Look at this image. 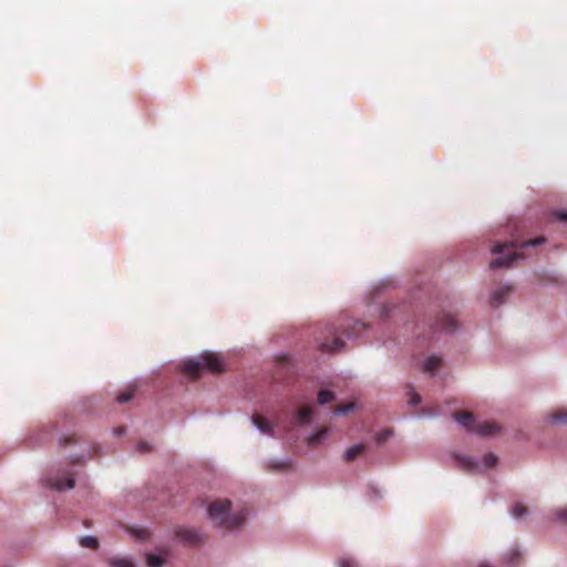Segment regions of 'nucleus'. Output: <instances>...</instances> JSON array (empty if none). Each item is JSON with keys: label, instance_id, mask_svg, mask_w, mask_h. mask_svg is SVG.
<instances>
[{"label": "nucleus", "instance_id": "11", "mask_svg": "<svg viewBox=\"0 0 567 567\" xmlns=\"http://www.w3.org/2000/svg\"><path fill=\"white\" fill-rule=\"evenodd\" d=\"M266 468L271 472H285L292 468V462L287 461H269L266 464Z\"/></svg>", "mask_w": 567, "mask_h": 567}, {"label": "nucleus", "instance_id": "36", "mask_svg": "<svg viewBox=\"0 0 567 567\" xmlns=\"http://www.w3.org/2000/svg\"><path fill=\"white\" fill-rule=\"evenodd\" d=\"M480 567H491L489 565L482 564Z\"/></svg>", "mask_w": 567, "mask_h": 567}, {"label": "nucleus", "instance_id": "19", "mask_svg": "<svg viewBox=\"0 0 567 567\" xmlns=\"http://www.w3.org/2000/svg\"><path fill=\"white\" fill-rule=\"evenodd\" d=\"M334 398H336L334 393L331 391H328V390H321L318 393V402L321 405L332 402L334 400Z\"/></svg>", "mask_w": 567, "mask_h": 567}, {"label": "nucleus", "instance_id": "14", "mask_svg": "<svg viewBox=\"0 0 567 567\" xmlns=\"http://www.w3.org/2000/svg\"><path fill=\"white\" fill-rule=\"evenodd\" d=\"M296 417L299 424H308L312 420V408L311 406H303L300 408L297 413Z\"/></svg>", "mask_w": 567, "mask_h": 567}, {"label": "nucleus", "instance_id": "21", "mask_svg": "<svg viewBox=\"0 0 567 567\" xmlns=\"http://www.w3.org/2000/svg\"><path fill=\"white\" fill-rule=\"evenodd\" d=\"M111 567H134V564L127 558H111L109 560Z\"/></svg>", "mask_w": 567, "mask_h": 567}, {"label": "nucleus", "instance_id": "23", "mask_svg": "<svg viewBox=\"0 0 567 567\" xmlns=\"http://www.w3.org/2000/svg\"><path fill=\"white\" fill-rule=\"evenodd\" d=\"M512 514L514 517L519 518L527 514V507L520 503L515 504Z\"/></svg>", "mask_w": 567, "mask_h": 567}, {"label": "nucleus", "instance_id": "1", "mask_svg": "<svg viewBox=\"0 0 567 567\" xmlns=\"http://www.w3.org/2000/svg\"><path fill=\"white\" fill-rule=\"evenodd\" d=\"M365 329V323L351 319H343L339 323L329 324L326 328L328 336L320 342L319 348L324 352H341L346 348L343 337L347 339L357 338Z\"/></svg>", "mask_w": 567, "mask_h": 567}, {"label": "nucleus", "instance_id": "24", "mask_svg": "<svg viewBox=\"0 0 567 567\" xmlns=\"http://www.w3.org/2000/svg\"><path fill=\"white\" fill-rule=\"evenodd\" d=\"M520 558V551L517 548L511 549L506 555V560L508 564H516V561Z\"/></svg>", "mask_w": 567, "mask_h": 567}, {"label": "nucleus", "instance_id": "18", "mask_svg": "<svg viewBox=\"0 0 567 567\" xmlns=\"http://www.w3.org/2000/svg\"><path fill=\"white\" fill-rule=\"evenodd\" d=\"M134 393L135 389L133 386H128L117 395L116 400L121 404L126 403L134 396Z\"/></svg>", "mask_w": 567, "mask_h": 567}, {"label": "nucleus", "instance_id": "12", "mask_svg": "<svg viewBox=\"0 0 567 567\" xmlns=\"http://www.w3.org/2000/svg\"><path fill=\"white\" fill-rule=\"evenodd\" d=\"M364 450H365V446L363 444L353 445L344 452L343 458L346 462H352L358 456L362 455Z\"/></svg>", "mask_w": 567, "mask_h": 567}, {"label": "nucleus", "instance_id": "20", "mask_svg": "<svg viewBox=\"0 0 567 567\" xmlns=\"http://www.w3.org/2000/svg\"><path fill=\"white\" fill-rule=\"evenodd\" d=\"M80 544L83 547L96 549L99 546V540L94 536H84L80 539Z\"/></svg>", "mask_w": 567, "mask_h": 567}, {"label": "nucleus", "instance_id": "35", "mask_svg": "<svg viewBox=\"0 0 567 567\" xmlns=\"http://www.w3.org/2000/svg\"><path fill=\"white\" fill-rule=\"evenodd\" d=\"M66 442H73V436L65 437Z\"/></svg>", "mask_w": 567, "mask_h": 567}, {"label": "nucleus", "instance_id": "31", "mask_svg": "<svg viewBox=\"0 0 567 567\" xmlns=\"http://www.w3.org/2000/svg\"><path fill=\"white\" fill-rule=\"evenodd\" d=\"M558 219H560V220H567V212H561V213L558 215Z\"/></svg>", "mask_w": 567, "mask_h": 567}, {"label": "nucleus", "instance_id": "29", "mask_svg": "<svg viewBox=\"0 0 567 567\" xmlns=\"http://www.w3.org/2000/svg\"><path fill=\"white\" fill-rule=\"evenodd\" d=\"M137 450L141 453H145V452L151 451V446L147 443H145V442H141V443L137 444Z\"/></svg>", "mask_w": 567, "mask_h": 567}, {"label": "nucleus", "instance_id": "3", "mask_svg": "<svg viewBox=\"0 0 567 567\" xmlns=\"http://www.w3.org/2000/svg\"><path fill=\"white\" fill-rule=\"evenodd\" d=\"M544 241V237H538L536 239L522 241L520 244H518L517 241L496 244L492 248V252L501 256L493 259L489 264V267L493 269L509 267L513 265L514 260L523 258L522 252L517 250L518 248L523 249L530 246L540 245Z\"/></svg>", "mask_w": 567, "mask_h": 567}, {"label": "nucleus", "instance_id": "10", "mask_svg": "<svg viewBox=\"0 0 567 567\" xmlns=\"http://www.w3.org/2000/svg\"><path fill=\"white\" fill-rule=\"evenodd\" d=\"M254 425L260 430V432L271 435L272 434V426L271 424L260 414H254L252 417Z\"/></svg>", "mask_w": 567, "mask_h": 567}, {"label": "nucleus", "instance_id": "26", "mask_svg": "<svg viewBox=\"0 0 567 567\" xmlns=\"http://www.w3.org/2000/svg\"><path fill=\"white\" fill-rule=\"evenodd\" d=\"M566 417H567V413H565L563 411H558V412L550 414V420L553 423L563 422L566 420Z\"/></svg>", "mask_w": 567, "mask_h": 567}, {"label": "nucleus", "instance_id": "33", "mask_svg": "<svg viewBox=\"0 0 567 567\" xmlns=\"http://www.w3.org/2000/svg\"><path fill=\"white\" fill-rule=\"evenodd\" d=\"M115 432H116V434H118V435H120V434H122L123 429H122V427H118V429H116V431H115Z\"/></svg>", "mask_w": 567, "mask_h": 567}, {"label": "nucleus", "instance_id": "13", "mask_svg": "<svg viewBox=\"0 0 567 567\" xmlns=\"http://www.w3.org/2000/svg\"><path fill=\"white\" fill-rule=\"evenodd\" d=\"M169 555V550H164V556L148 554L146 556V561L148 567H163L165 564L166 557Z\"/></svg>", "mask_w": 567, "mask_h": 567}, {"label": "nucleus", "instance_id": "32", "mask_svg": "<svg viewBox=\"0 0 567 567\" xmlns=\"http://www.w3.org/2000/svg\"><path fill=\"white\" fill-rule=\"evenodd\" d=\"M565 514H566V509H565V508L560 509V511L558 512V514H557V515H558V518H559V519H563V518H564V516H565Z\"/></svg>", "mask_w": 567, "mask_h": 567}, {"label": "nucleus", "instance_id": "4", "mask_svg": "<svg viewBox=\"0 0 567 567\" xmlns=\"http://www.w3.org/2000/svg\"><path fill=\"white\" fill-rule=\"evenodd\" d=\"M204 369L213 373L221 372L224 370L221 358L216 353L206 352L199 359H188L182 364V372L194 379L198 378Z\"/></svg>", "mask_w": 567, "mask_h": 567}, {"label": "nucleus", "instance_id": "15", "mask_svg": "<svg viewBox=\"0 0 567 567\" xmlns=\"http://www.w3.org/2000/svg\"><path fill=\"white\" fill-rule=\"evenodd\" d=\"M458 465L468 472H475L478 468L477 463L470 456H456Z\"/></svg>", "mask_w": 567, "mask_h": 567}, {"label": "nucleus", "instance_id": "22", "mask_svg": "<svg viewBox=\"0 0 567 567\" xmlns=\"http://www.w3.org/2000/svg\"><path fill=\"white\" fill-rule=\"evenodd\" d=\"M354 409V403L339 404L334 408L336 415L347 414Z\"/></svg>", "mask_w": 567, "mask_h": 567}, {"label": "nucleus", "instance_id": "34", "mask_svg": "<svg viewBox=\"0 0 567 567\" xmlns=\"http://www.w3.org/2000/svg\"><path fill=\"white\" fill-rule=\"evenodd\" d=\"M140 536H141V537H146V536H147L146 530H142Z\"/></svg>", "mask_w": 567, "mask_h": 567}, {"label": "nucleus", "instance_id": "28", "mask_svg": "<svg viewBox=\"0 0 567 567\" xmlns=\"http://www.w3.org/2000/svg\"><path fill=\"white\" fill-rule=\"evenodd\" d=\"M357 564L352 558L343 557L339 560V567H355Z\"/></svg>", "mask_w": 567, "mask_h": 567}, {"label": "nucleus", "instance_id": "6", "mask_svg": "<svg viewBox=\"0 0 567 567\" xmlns=\"http://www.w3.org/2000/svg\"><path fill=\"white\" fill-rule=\"evenodd\" d=\"M174 536L185 546L196 547L206 542V535L198 528L176 526L174 528Z\"/></svg>", "mask_w": 567, "mask_h": 567}, {"label": "nucleus", "instance_id": "5", "mask_svg": "<svg viewBox=\"0 0 567 567\" xmlns=\"http://www.w3.org/2000/svg\"><path fill=\"white\" fill-rule=\"evenodd\" d=\"M454 419L463 425L467 431L476 433L482 436L495 434L498 431V426L494 422L476 423L472 413L457 412L454 414Z\"/></svg>", "mask_w": 567, "mask_h": 567}, {"label": "nucleus", "instance_id": "8", "mask_svg": "<svg viewBox=\"0 0 567 567\" xmlns=\"http://www.w3.org/2000/svg\"><path fill=\"white\" fill-rule=\"evenodd\" d=\"M49 485L56 491L72 489L75 486V481L70 473H66L62 477L50 478Z\"/></svg>", "mask_w": 567, "mask_h": 567}, {"label": "nucleus", "instance_id": "9", "mask_svg": "<svg viewBox=\"0 0 567 567\" xmlns=\"http://www.w3.org/2000/svg\"><path fill=\"white\" fill-rule=\"evenodd\" d=\"M513 288L511 286H502L497 290H495L492 296L489 303L492 307H499L504 300L512 293Z\"/></svg>", "mask_w": 567, "mask_h": 567}, {"label": "nucleus", "instance_id": "17", "mask_svg": "<svg viewBox=\"0 0 567 567\" xmlns=\"http://www.w3.org/2000/svg\"><path fill=\"white\" fill-rule=\"evenodd\" d=\"M328 429L323 427L319 430L318 432L313 433L308 437V444L309 445H317L319 444L327 435Z\"/></svg>", "mask_w": 567, "mask_h": 567}, {"label": "nucleus", "instance_id": "25", "mask_svg": "<svg viewBox=\"0 0 567 567\" xmlns=\"http://www.w3.org/2000/svg\"><path fill=\"white\" fill-rule=\"evenodd\" d=\"M483 462L486 468H491L496 465L497 457L494 454L489 453L484 456Z\"/></svg>", "mask_w": 567, "mask_h": 567}, {"label": "nucleus", "instance_id": "7", "mask_svg": "<svg viewBox=\"0 0 567 567\" xmlns=\"http://www.w3.org/2000/svg\"><path fill=\"white\" fill-rule=\"evenodd\" d=\"M458 327L457 320L449 315L443 313L435 322L434 329L435 330H442L445 332H453Z\"/></svg>", "mask_w": 567, "mask_h": 567}, {"label": "nucleus", "instance_id": "30", "mask_svg": "<svg viewBox=\"0 0 567 567\" xmlns=\"http://www.w3.org/2000/svg\"><path fill=\"white\" fill-rule=\"evenodd\" d=\"M420 402H421V396H420L417 393L412 392V394H411V399H410V403H411L412 405H416V404H419Z\"/></svg>", "mask_w": 567, "mask_h": 567}, {"label": "nucleus", "instance_id": "2", "mask_svg": "<svg viewBox=\"0 0 567 567\" xmlns=\"http://www.w3.org/2000/svg\"><path fill=\"white\" fill-rule=\"evenodd\" d=\"M231 502L216 499L208 506V516L213 524L225 529H234L241 526L246 519V511L231 513Z\"/></svg>", "mask_w": 567, "mask_h": 567}, {"label": "nucleus", "instance_id": "16", "mask_svg": "<svg viewBox=\"0 0 567 567\" xmlns=\"http://www.w3.org/2000/svg\"><path fill=\"white\" fill-rule=\"evenodd\" d=\"M441 358L439 357H430L429 359H426V361L424 362L423 364V370L425 372H433L435 371L440 364H441Z\"/></svg>", "mask_w": 567, "mask_h": 567}, {"label": "nucleus", "instance_id": "27", "mask_svg": "<svg viewBox=\"0 0 567 567\" xmlns=\"http://www.w3.org/2000/svg\"><path fill=\"white\" fill-rule=\"evenodd\" d=\"M391 435H392V432L390 430H384V431L380 432L377 435L378 444L385 442Z\"/></svg>", "mask_w": 567, "mask_h": 567}]
</instances>
